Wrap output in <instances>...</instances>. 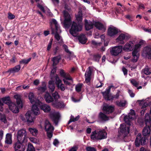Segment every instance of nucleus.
I'll list each match as a JSON object with an SVG mask.
<instances>
[{
    "label": "nucleus",
    "instance_id": "obj_58",
    "mask_svg": "<svg viewBox=\"0 0 151 151\" xmlns=\"http://www.w3.org/2000/svg\"><path fill=\"white\" fill-rule=\"evenodd\" d=\"M86 150L87 151H96V149L94 147H86Z\"/></svg>",
    "mask_w": 151,
    "mask_h": 151
},
{
    "label": "nucleus",
    "instance_id": "obj_47",
    "mask_svg": "<svg viewBox=\"0 0 151 151\" xmlns=\"http://www.w3.org/2000/svg\"><path fill=\"white\" fill-rule=\"evenodd\" d=\"M101 57V54H95L93 55V59L95 61L98 62Z\"/></svg>",
    "mask_w": 151,
    "mask_h": 151
},
{
    "label": "nucleus",
    "instance_id": "obj_11",
    "mask_svg": "<svg viewBox=\"0 0 151 151\" xmlns=\"http://www.w3.org/2000/svg\"><path fill=\"white\" fill-rule=\"evenodd\" d=\"M63 13L64 15V24L66 27H68L70 24L71 21L72 16L65 11H64Z\"/></svg>",
    "mask_w": 151,
    "mask_h": 151
},
{
    "label": "nucleus",
    "instance_id": "obj_24",
    "mask_svg": "<svg viewBox=\"0 0 151 151\" xmlns=\"http://www.w3.org/2000/svg\"><path fill=\"white\" fill-rule=\"evenodd\" d=\"M91 71L90 67H89L88 70L86 71L85 74V81L87 83H89L91 80Z\"/></svg>",
    "mask_w": 151,
    "mask_h": 151
},
{
    "label": "nucleus",
    "instance_id": "obj_30",
    "mask_svg": "<svg viewBox=\"0 0 151 151\" xmlns=\"http://www.w3.org/2000/svg\"><path fill=\"white\" fill-rule=\"evenodd\" d=\"M44 98L47 103H50L54 101L53 99L48 92H46Z\"/></svg>",
    "mask_w": 151,
    "mask_h": 151
},
{
    "label": "nucleus",
    "instance_id": "obj_12",
    "mask_svg": "<svg viewBox=\"0 0 151 151\" xmlns=\"http://www.w3.org/2000/svg\"><path fill=\"white\" fill-rule=\"evenodd\" d=\"M138 102L141 105H142V108H145L150 105L151 103V97H148L145 99L138 101Z\"/></svg>",
    "mask_w": 151,
    "mask_h": 151
},
{
    "label": "nucleus",
    "instance_id": "obj_64",
    "mask_svg": "<svg viewBox=\"0 0 151 151\" xmlns=\"http://www.w3.org/2000/svg\"><path fill=\"white\" fill-rule=\"evenodd\" d=\"M59 143V141L58 139H55L53 142V144L55 146H57Z\"/></svg>",
    "mask_w": 151,
    "mask_h": 151
},
{
    "label": "nucleus",
    "instance_id": "obj_42",
    "mask_svg": "<svg viewBox=\"0 0 151 151\" xmlns=\"http://www.w3.org/2000/svg\"><path fill=\"white\" fill-rule=\"evenodd\" d=\"M49 88L51 92L54 91L55 89L54 82L52 80H51L49 82Z\"/></svg>",
    "mask_w": 151,
    "mask_h": 151
},
{
    "label": "nucleus",
    "instance_id": "obj_41",
    "mask_svg": "<svg viewBox=\"0 0 151 151\" xmlns=\"http://www.w3.org/2000/svg\"><path fill=\"white\" fill-rule=\"evenodd\" d=\"M78 40L79 42L83 44H85L87 41V39L83 35H81L79 37Z\"/></svg>",
    "mask_w": 151,
    "mask_h": 151
},
{
    "label": "nucleus",
    "instance_id": "obj_46",
    "mask_svg": "<svg viewBox=\"0 0 151 151\" xmlns=\"http://www.w3.org/2000/svg\"><path fill=\"white\" fill-rule=\"evenodd\" d=\"M99 117L102 120L104 121H106L109 119V118L105 114L101 112L100 113Z\"/></svg>",
    "mask_w": 151,
    "mask_h": 151
},
{
    "label": "nucleus",
    "instance_id": "obj_63",
    "mask_svg": "<svg viewBox=\"0 0 151 151\" xmlns=\"http://www.w3.org/2000/svg\"><path fill=\"white\" fill-rule=\"evenodd\" d=\"M30 140L32 142L36 143L37 142V141L36 139L34 137H30L29 138Z\"/></svg>",
    "mask_w": 151,
    "mask_h": 151
},
{
    "label": "nucleus",
    "instance_id": "obj_57",
    "mask_svg": "<svg viewBox=\"0 0 151 151\" xmlns=\"http://www.w3.org/2000/svg\"><path fill=\"white\" fill-rule=\"evenodd\" d=\"M15 17V16L14 14L10 13H9L8 14V18L10 19H13Z\"/></svg>",
    "mask_w": 151,
    "mask_h": 151
},
{
    "label": "nucleus",
    "instance_id": "obj_44",
    "mask_svg": "<svg viewBox=\"0 0 151 151\" xmlns=\"http://www.w3.org/2000/svg\"><path fill=\"white\" fill-rule=\"evenodd\" d=\"M42 86H40L37 88L38 90L41 92H44L46 90V87L45 83V82H43L42 83Z\"/></svg>",
    "mask_w": 151,
    "mask_h": 151
},
{
    "label": "nucleus",
    "instance_id": "obj_52",
    "mask_svg": "<svg viewBox=\"0 0 151 151\" xmlns=\"http://www.w3.org/2000/svg\"><path fill=\"white\" fill-rule=\"evenodd\" d=\"M143 72L145 74L149 75L151 73V70H150L149 68L147 66L144 69Z\"/></svg>",
    "mask_w": 151,
    "mask_h": 151
},
{
    "label": "nucleus",
    "instance_id": "obj_45",
    "mask_svg": "<svg viewBox=\"0 0 151 151\" xmlns=\"http://www.w3.org/2000/svg\"><path fill=\"white\" fill-rule=\"evenodd\" d=\"M2 100L3 103L8 105L12 103L10 100L9 97H6L2 99Z\"/></svg>",
    "mask_w": 151,
    "mask_h": 151
},
{
    "label": "nucleus",
    "instance_id": "obj_31",
    "mask_svg": "<svg viewBox=\"0 0 151 151\" xmlns=\"http://www.w3.org/2000/svg\"><path fill=\"white\" fill-rule=\"evenodd\" d=\"M52 33H55V38L59 42H62V39L61 37L60 36L59 34V33H60L61 32V31L60 29V31L59 32H57V30H55V32H54L53 30V29H52Z\"/></svg>",
    "mask_w": 151,
    "mask_h": 151
},
{
    "label": "nucleus",
    "instance_id": "obj_22",
    "mask_svg": "<svg viewBox=\"0 0 151 151\" xmlns=\"http://www.w3.org/2000/svg\"><path fill=\"white\" fill-rule=\"evenodd\" d=\"M33 105L31 111H30L34 115H38L40 112L38 107H40V104L37 105V104H32Z\"/></svg>",
    "mask_w": 151,
    "mask_h": 151
},
{
    "label": "nucleus",
    "instance_id": "obj_56",
    "mask_svg": "<svg viewBox=\"0 0 151 151\" xmlns=\"http://www.w3.org/2000/svg\"><path fill=\"white\" fill-rule=\"evenodd\" d=\"M31 58H29L28 59H24L20 61V63L27 64L31 60Z\"/></svg>",
    "mask_w": 151,
    "mask_h": 151
},
{
    "label": "nucleus",
    "instance_id": "obj_55",
    "mask_svg": "<svg viewBox=\"0 0 151 151\" xmlns=\"http://www.w3.org/2000/svg\"><path fill=\"white\" fill-rule=\"evenodd\" d=\"M120 92L119 91H118V92H117L116 95H115L113 96L111 94H110L109 95L110 96H111L112 97V99H111L110 100H112L114 98H115L116 99H118L120 95Z\"/></svg>",
    "mask_w": 151,
    "mask_h": 151
},
{
    "label": "nucleus",
    "instance_id": "obj_13",
    "mask_svg": "<svg viewBox=\"0 0 151 151\" xmlns=\"http://www.w3.org/2000/svg\"><path fill=\"white\" fill-rule=\"evenodd\" d=\"M25 116L28 124L31 125L33 123L35 117L31 111H28L26 113Z\"/></svg>",
    "mask_w": 151,
    "mask_h": 151
},
{
    "label": "nucleus",
    "instance_id": "obj_35",
    "mask_svg": "<svg viewBox=\"0 0 151 151\" xmlns=\"http://www.w3.org/2000/svg\"><path fill=\"white\" fill-rule=\"evenodd\" d=\"M21 68V66L20 65H17L13 68L10 69L8 72L10 73H15L18 72Z\"/></svg>",
    "mask_w": 151,
    "mask_h": 151
},
{
    "label": "nucleus",
    "instance_id": "obj_33",
    "mask_svg": "<svg viewBox=\"0 0 151 151\" xmlns=\"http://www.w3.org/2000/svg\"><path fill=\"white\" fill-rule=\"evenodd\" d=\"M14 97L16 100L17 105L19 106L22 108V105L21 100V96L20 95L16 94L14 95Z\"/></svg>",
    "mask_w": 151,
    "mask_h": 151
},
{
    "label": "nucleus",
    "instance_id": "obj_40",
    "mask_svg": "<svg viewBox=\"0 0 151 151\" xmlns=\"http://www.w3.org/2000/svg\"><path fill=\"white\" fill-rule=\"evenodd\" d=\"M150 114L151 116H150L149 114L147 113L145 115V124H147V122L151 123V107L150 111Z\"/></svg>",
    "mask_w": 151,
    "mask_h": 151
},
{
    "label": "nucleus",
    "instance_id": "obj_23",
    "mask_svg": "<svg viewBox=\"0 0 151 151\" xmlns=\"http://www.w3.org/2000/svg\"><path fill=\"white\" fill-rule=\"evenodd\" d=\"M142 55L144 56H148L149 58L151 60V49L148 47L144 48Z\"/></svg>",
    "mask_w": 151,
    "mask_h": 151
},
{
    "label": "nucleus",
    "instance_id": "obj_15",
    "mask_svg": "<svg viewBox=\"0 0 151 151\" xmlns=\"http://www.w3.org/2000/svg\"><path fill=\"white\" fill-rule=\"evenodd\" d=\"M50 116L54 123L56 125H57L58 124L59 118L60 116L59 113L58 112H52L50 113Z\"/></svg>",
    "mask_w": 151,
    "mask_h": 151
},
{
    "label": "nucleus",
    "instance_id": "obj_1",
    "mask_svg": "<svg viewBox=\"0 0 151 151\" xmlns=\"http://www.w3.org/2000/svg\"><path fill=\"white\" fill-rule=\"evenodd\" d=\"M107 137V133L104 129L96 130L92 132L91 136V139L93 140H101Z\"/></svg>",
    "mask_w": 151,
    "mask_h": 151
},
{
    "label": "nucleus",
    "instance_id": "obj_50",
    "mask_svg": "<svg viewBox=\"0 0 151 151\" xmlns=\"http://www.w3.org/2000/svg\"><path fill=\"white\" fill-rule=\"evenodd\" d=\"M60 59V56H56L54 57L52 59L53 65H56L58 63Z\"/></svg>",
    "mask_w": 151,
    "mask_h": 151
},
{
    "label": "nucleus",
    "instance_id": "obj_37",
    "mask_svg": "<svg viewBox=\"0 0 151 151\" xmlns=\"http://www.w3.org/2000/svg\"><path fill=\"white\" fill-rule=\"evenodd\" d=\"M50 23L51 24H54L55 25V30H57V32H59L60 31V27L55 19H51L50 21Z\"/></svg>",
    "mask_w": 151,
    "mask_h": 151
},
{
    "label": "nucleus",
    "instance_id": "obj_17",
    "mask_svg": "<svg viewBox=\"0 0 151 151\" xmlns=\"http://www.w3.org/2000/svg\"><path fill=\"white\" fill-rule=\"evenodd\" d=\"M118 32L117 28L112 26L109 27L108 29V35L110 37H113L116 35Z\"/></svg>",
    "mask_w": 151,
    "mask_h": 151
},
{
    "label": "nucleus",
    "instance_id": "obj_59",
    "mask_svg": "<svg viewBox=\"0 0 151 151\" xmlns=\"http://www.w3.org/2000/svg\"><path fill=\"white\" fill-rule=\"evenodd\" d=\"M53 131H47V134L48 137L49 138H51L52 136V133Z\"/></svg>",
    "mask_w": 151,
    "mask_h": 151
},
{
    "label": "nucleus",
    "instance_id": "obj_53",
    "mask_svg": "<svg viewBox=\"0 0 151 151\" xmlns=\"http://www.w3.org/2000/svg\"><path fill=\"white\" fill-rule=\"evenodd\" d=\"M0 120L4 123L6 122V117L4 115L0 114Z\"/></svg>",
    "mask_w": 151,
    "mask_h": 151
},
{
    "label": "nucleus",
    "instance_id": "obj_27",
    "mask_svg": "<svg viewBox=\"0 0 151 151\" xmlns=\"http://www.w3.org/2000/svg\"><path fill=\"white\" fill-rule=\"evenodd\" d=\"M45 127L46 132L54 130L53 127L47 120H46L45 122Z\"/></svg>",
    "mask_w": 151,
    "mask_h": 151
},
{
    "label": "nucleus",
    "instance_id": "obj_38",
    "mask_svg": "<svg viewBox=\"0 0 151 151\" xmlns=\"http://www.w3.org/2000/svg\"><path fill=\"white\" fill-rule=\"evenodd\" d=\"M36 2L37 3V6L39 7L43 12H45V8L42 6L43 3L41 0H35Z\"/></svg>",
    "mask_w": 151,
    "mask_h": 151
},
{
    "label": "nucleus",
    "instance_id": "obj_29",
    "mask_svg": "<svg viewBox=\"0 0 151 151\" xmlns=\"http://www.w3.org/2000/svg\"><path fill=\"white\" fill-rule=\"evenodd\" d=\"M40 108L41 109L43 110L45 112H49L51 110V108L50 106L46 104H42L40 102Z\"/></svg>",
    "mask_w": 151,
    "mask_h": 151
},
{
    "label": "nucleus",
    "instance_id": "obj_19",
    "mask_svg": "<svg viewBox=\"0 0 151 151\" xmlns=\"http://www.w3.org/2000/svg\"><path fill=\"white\" fill-rule=\"evenodd\" d=\"M28 97L30 101L32 104H36L37 105H39L40 104V102L35 98L33 93H30Z\"/></svg>",
    "mask_w": 151,
    "mask_h": 151
},
{
    "label": "nucleus",
    "instance_id": "obj_8",
    "mask_svg": "<svg viewBox=\"0 0 151 151\" xmlns=\"http://www.w3.org/2000/svg\"><path fill=\"white\" fill-rule=\"evenodd\" d=\"M130 38V36L127 33H121L116 39V42L124 44L125 42Z\"/></svg>",
    "mask_w": 151,
    "mask_h": 151
},
{
    "label": "nucleus",
    "instance_id": "obj_20",
    "mask_svg": "<svg viewBox=\"0 0 151 151\" xmlns=\"http://www.w3.org/2000/svg\"><path fill=\"white\" fill-rule=\"evenodd\" d=\"M23 142H20L18 141L16 142L14 147L15 151H24L25 150V146L22 145L21 143Z\"/></svg>",
    "mask_w": 151,
    "mask_h": 151
},
{
    "label": "nucleus",
    "instance_id": "obj_49",
    "mask_svg": "<svg viewBox=\"0 0 151 151\" xmlns=\"http://www.w3.org/2000/svg\"><path fill=\"white\" fill-rule=\"evenodd\" d=\"M79 118V116H77L75 118L72 116H71L70 120L68 122V124H69L72 122L76 121L78 120Z\"/></svg>",
    "mask_w": 151,
    "mask_h": 151
},
{
    "label": "nucleus",
    "instance_id": "obj_61",
    "mask_svg": "<svg viewBox=\"0 0 151 151\" xmlns=\"http://www.w3.org/2000/svg\"><path fill=\"white\" fill-rule=\"evenodd\" d=\"M130 82L132 84L136 87H137L138 83L134 80L132 79L130 80Z\"/></svg>",
    "mask_w": 151,
    "mask_h": 151
},
{
    "label": "nucleus",
    "instance_id": "obj_51",
    "mask_svg": "<svg viewBox=\"0 0 151 151\" xmlns=\"http://www.w3.org/2000/svg\"><path fill=\"white\" fill-rule=\"evenodd\" d=\"M83 84L82 83H79L76 86V90L78 92H80L81 90Z\"/></svg>",
    "mask_w": 151,
    "mask_h": 151
},
{
    "label": "nucleus",
    "instance_id": "obj_5",
    "mask_svg": "<svg viewBox=\"0 0 151 151\" xmlns=\"http://www.w3.org/2000/svg\"><path fill=\"white\" fill-rule=\"evenodd\" d=\"M27 132L25 129H22L18 132L17 137L18 141L20 142H26L27 137L26 136Z\"/></svg>",
    "mask_w": 151,
    "mask_h": 151
},
{
    "label": "nucleus",
    "instance_id": "obj_7",
    "mask_svg": "<svg viewBox=\"0 0 151 151\" xmlns=\"http://www.w3.org/2000/svg\"><path fill=\"white\" fill-rule=\"evenodd\" d=\"M135 118L134 111V110L131 109L130 112L128 114V116H124V120L128 125L131 126L132 125L131 121Z\"/></svg>",
    "mask_w": 151,
    "mask_h": 151
},
{
    "label": "nucleus",
    "instance_id": "obj_26",
    "mask_svg": "<svg viewBox=\"0 0 151 151\" xmlns=\"http://www.w3.org/2000/svg\"><path fill=\"white\" fill-rule=\"evenodd\" d=\"M10 109L14 113H17L19 112V109L18 106L15 103H12L9 105Z\"/></svg>",
    "mask_w": 151,
    "mask_h": 151
},
{
    "label": "nucleus",
    "instance_id": "obj_25",
    "mask_svg": "<svg viewBox=\"0 0 151 151\" xmlns=\"http://www.w3.org/2000/svg\"><path fill=\"white\" fill-rule=\"evenodd\" d=\"M63 46L65 51L68 54H69L68 57L67 58V60H70L72 59V58L75 57V56L73 55V52L69 51L67 45H63Z\"/></svg>",
    "mask_w": 151,
    "mask_h": 151
},
{
    "label": "nucleus",
    "instance_id": "obj_18",
    "mask_svg": "<svg viewBox=\"0 0 151 151\" xmlns=\"http://www.w3.org/2000/svg\"><path fill=\"white\" fill-rule=\"evenodd\" d=\"M114 86L113 85H111L109 86L108 88L106 89V91L102 92L104 97L106 100H110L112 98V96H110L109 93L111 88Z\"/></svg>",
    "mask_w": 151,
    "mask_h": 151
},
{
    "label": "nucleus",
    "instance_id": "obj_32",
    "mask_svg": "<svg viewBox=\"0 0 151 151\" xmlns=\"http://www.w3.org/2000/svg\"><path fill=\"white\" fill-rule=\"evenodd\" d=\"M148 122H147V124H146V126L145 127L142 131V134L145 136H147L150 134V127L147 124Z\"/></svg>",
    "mask_w": 151,
    "mask_h": 151
},
{
    "label": "nucleus",
    "instance_id": "obj_54",
    "mask_svg": "<svg viewBox=\"0 0 151 151\" xmlns=\"http://www.w3.org/2000/svg\"><path fill=\"white\" fill-rule=\"evenodd\" d=\"M35 149L33 145L31 144H29L27 151H35Z\"/></svg>",
    "mask_w": 151,
    "mask_h": 151
},
{
    "label": "nucleus",
    "instance_id": "obj_39",
    "mask_svg": "<svg viewBox=\"0 0 151 151\" xmlns=\"http://www.w3.org/2000/svg\"><path fill=\"white\" fill-rule=\"evenodd\" d=\"M28 131L32 135L36 136L38 134L37 130L34 128H30L28 129Z\"/></svg>",
    "mask_w": 151,
    "mask_h": 151
},
{
    "label": "nucleus",
    "instance_id": "obj_2",
    "mask_svg": "<svg viewBox=\"0 0 151 151\" xmlns=\"http://www.w3.org/2000/svg\"><path fill=\"white\" fill-rule=\"evenodd\" d=\"M93 24L99 29L102 30L103 32L105 31L106 29V27L101 23L99 22H96L93 23L89 21L85 20V26L86 30H88L92 29Z\"/></svg>",
    "mask_w": 151,
    "mask_h": 151
},
{
    "label": "nucleus",
    "instance_id": "obj_10",
    "mask_svg": "<svg viewBox=\"0 0 151 151\" xmlns=\"http://www.w3.org/2000/svg\"><path fill=\"white\" fill-rule=\"evenodd\" d=\"M122 50V46L118 45L112 47L110 49V52L112 55L117 56L121 53Z\"/></svg>",
    "mask_w": 151,
    "mask_h": 151
},
{
    "label": "nucleus",
    "instance_id": "obj_21",
    "mask_svg": "<svg viewBox=\"0 0 151 151\" xmlns=\"http://www.w3.org/2000/svg\"><path fill=\"white\" fill-rule=\"evenodd\" d=\"M114 109L113 106L107 105H104L103 108L104 112L106 114L111 113L114 111Z\"/></svg>",
    "mask_w": 151,
    "mask_h": 151
},
{
    "label": "nucleus",
    "instance_id": "obj_62",
    "mask_svg": "<svg viewBox=\"0 0 151 151\" xmlns=\"http://www.w3.org/2000/svg\"><path fill=\"white\" fill-rule=\"evenodd\" d=\"M52 40H53L52 39H51L50 40V42H49V43L48 44V46L47 47V50H49L51 47V45H52Z\"/></svg>",
    "mask_w": 151,
    "mask_h": 151
},
{
    "label": "nucleus",
    "instance_id": "obj_6",
    "mask_svg": "<svg viewBox=\"0 0 151 151\" xmlns=\"http://www.w3.org/2000/svg\"><path fill=\"white\" fill-rule=\"evenodd\" d=\"M55 101L52 103V105L54 106L56 108H61L64 106V104L63 102L58 100L59 98V96L57 92H55L52 94Z\"/></svg>",
    "mask_w": 151,
    "mask_h": 151
},
{
    "label": "nucleus",
    "instance_id": "obj_36",
    "mask_svg": "<svg viewBox=\"0 0 151 151\" xmlns=\"http://www.w3.org/2000/svg\"><path fill=\"white\" fill-rule=\"evenodd\" d=\"M5 142L7 144H11L12 143V135L11 133H7L6 135Z\"/></svg>",
    "mask_w": 151,
    "mask_h": 151
},
{
    "label": "nucleus",
    "instance_id": "obj_34",
    "mask_svg": "<svg viewBox=\"0 0 151 151\" xmlns=\"http://www.w3.org/2000/svg\"><path fill=\"white\" fill-rule=\"evenodd\" d=\"M144 41L142 40H140L139 43L135 45L133 50L139 52L141 45L144 44Z\"/></svg>",
    "mask_w": 151,
    "mask_h": 151
},
{
    "label": "nucleus",
    "instance_id": "obj_4",
    "mask_svg": "<svg viewBox=\"0 0 151 151\" xmlns=\"http://www.w3.org/2000/svg\"><path fill=\"white\" fill-rule=\"evenodd\" d=\"M82 29L81 25L78 24L73 22L72 23L71 28L70 29L69 31L72 35L74 37H76L77 36V32L81 30Z\"/></svg>",
    "mask_w": 151,
    "mask_h": 151
},
{
    "label": "nucleus",
    "instance_id": "obj_3",
    "mask_svg": "<svg viewBox=\"0 0 151 151\" xmlns=\"http://www.w3.org/2000/svg\"><path fill=\"white\" fill-rule=\"evenodd\" d=\"M129 131V127L125 124L120 125L118 130V137L120 139H124L128 134Z\"/></svg>",
    "mask_w": 151,
    "mask_h": 151
},
{
    "label": "nucleus",
    "instance_id": "obj_14",
    "mask_svg": "<svg viewBox=\"0 0 151 151\" xmlns=\"http://www.w3.org/2000/svg\"><path fill=\"white\" fill-rule=\"evenodd\" d=\"M134 42L130 41L126 43L122 49L126 51H132L133 49Z\"/></svg>",
    "mask_w": 151,
    "mask_h": 151
},
{
    "label": "nucleus",
    "instance_id": "obj_9",
    "mask_svg": "<svg viewBox=\"0 0 151 151\" xmlns=\"http://www.w3.org/2000/svg\"><path fill=\"white\" fill-rule=\"evenodd\" d=\"M135 145L137 147H138L141 144L142 145L146 144V138L145 137H141V134H138L137 135L135 141Z\"/></svg>",
    "mask_w": 151,
    "mask_h": 151
},
{
    "label": "nucleus",
    "instance_id": "obj_60",
    "mask_svg": "<svg viewBox=\"0 0 151 151\" xmlns=\"http://www.w3.org/2000/svg\"><path fill=\"white\" fill-rule=\"evenodd\" d=\"M63 77L67 80H72V78L70 77L69 74L68 73H66L65 75V76Z\"/></svg>",
    "mask_w": 151,
    "mask_h": 151
},
{
    "label": "nucleus",
    "instance_id": "obj_16",
    "mask_svg": "<svg viewBox=\"0 0 151 151\" xmlns=\"http://www.w3.org/2000/svg\"><path fill=\"white\" fill-rule=\"evenodd\" d=\"M56 82L55 83L58 88L62 91H64L65 88L64 85L62 83L61 80L59 78L58 75H56L54 76Z\"/></svg>",
    "mask_w": 151,
    "mask_h": 151
},
{
    "label": "nucleus",
    "instance_id": "obj_28",
    "mask_svg": "<svg viewBox=\"0 0 151 151\" xmlns=\"http://www.w3.org/2000/svg\"><path fill=\"white\" fill-rule=\"evenodd\" d=\"M132 55L133 58L132 61L133 62H137L139 56V52L133 50L132 52Z\"/></svg>",
    "mask_w": 151,
    "mask_h": 151
},
{
    "label": "nucleus",
    "instance_id": "obj_48",
    "mask_svg": "<svg viewBox=\"0 0 151 151\" xmlns=\"http://www.w3.org/2000/svg\"><path fill=\"white\" fill-rule=\"evenodd\" d=\"M126 103V101L124 100L121 101H118L116 102V104L117 105L119 106L122 107L124 106L125 105Z\"/></svg>",
    "mask_w": 151,
    "mask_h": 151
},
{
    "label": "nucleus",
    "instance_id": "obj_43",
    "mask_svg": "<svg viewBox=\"0 0 151 151\" xmlns=\"http://www.w3.org/2000/svg\"><path fill=\"white\" fill-rule=\"evenodd\" d=\"M76 19L78 22H81L82 20V14L81 11H79L78 14L76 15Z\"/></svg>",
    "mask_w": 151,
    "mask_h": 151
}]
</instances>
